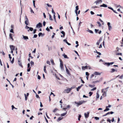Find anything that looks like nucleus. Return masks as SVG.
Listing matches in <instances>:
<instances>
[{"label":"nucleus","mask_w":123,"mask_h":123,"mask_svg":"<svg viewBox=\"0 0 123 123\" xmlns=\"http://www.w3.org/2000/svg\"><path fill=\"white\" fill-rule=\"evenodd\" d=\"M102 80V78H101L99 80H97L96 81H94L93 82V83H97L98 82H99L100 81H101Z\"/></svg>","instance_id":"nucleus-6"},{"label":"nucleus","mask_w":123,"mask_h":123,"mask_svg":"<svg viewBox=\"0 0 123 123\" xmlns=\"http://www.w3.org/2000/svg\"><path fill=\"white\" fill-rule=\"evenodd\" d=\"M108 8L113 11L114 13L117 14V13L116 12L115 10H114L111 7H108Z\"/></svg>","instance_id":"nucleus-10"},{"label":"nucleus","mask_w":123,"mask_h":123,"mask_svg":"<svg viewBox=\"0 0 123 123\" xmlns=\"http://www.w3.org/2000/svg\"><path fill=\"white\" fill-rule=\"evenodd\" d=\"M52 13L54 14V15L55 14V13L54 12V11L53 9V8L52 9Z\"/></svg>","instance_id":"nucleus-49"},{"label":"nucleus","mask_w":123,"mask_h":123,"mask_svg":"<svg viewBox=\"0 0 123 123\" xmlns=\"http://www.w3.org/2000/svg\"><path fill=\"white\" fill-rule=\"evenodd\" d=\"M31 66H32V65H33L34 64V62L32 61H31Z\"/></svg>","instance_id":"nucleus-45"},{"label":"nucleus","mask_w":123,"mask_h":123,"mask_svg":"<svg viewBox=\"0 0 123 123\" xmlns=\"http://www.w3.org/2000/svg\"><path fill=\"white\" fill-rule=\"evenodd\" d=\"M89 86L91 87H93L94 86V85H89Z\"/></svg>","instance_id":"nucleus-56"},{"label":"nucleus","mask_w":123,"mask_h":123,"mask_svg":"<svg viewBox=\"0 0 123 123\" xmlns=\"http://www.w3.org/2000/svg\"><path fill=\"white\" fill-rule=\"evenodd\" d=\"M71 91V89L68 88V89L65 90L64 92H65L68 93Z\"/></svg>","instance_id":"nucleus-5"},{"label":"nucleus","mask_w":123,"mask_h":123,"mask_svg":"<svg viewBox=\"0 0 123 123\" xmlns=\"http://www.w3.org/2000/svg\"><path fill=\"white\" fill-rule=\"evenodd\" d=\"M109 110V109L106 106V109L104 110V111L105 112Z\"/></svg>","instance_id":"nucleus-24"},{"label":"nucleus","mask_w":123,"mask_h":123,"mask_svg":"<svg viewBox=\"0 0 123 123\" xmlns=\"http://www.w3.org/2000/svg\"><path fill=\"white\" fill-rule=\"evenodd\" d=\"M87 31L90 32V33H92V34L93 33V31L91 30H90L89 29H87Z\"/></svg>","instance_id":"nucleus-22"},{"label":"nucleus","mask_w":123,"mask_h":123,"mask_svg":"<svg viewBox=\"0 0 123 123\" xmlns=\"http://www.w3.org/2000/svg\"><path fill=\"white\" fill-rule=\"evenodd\" d=\"M102 92L103 93L102 94L103 96H104L105 97L106 96V92L104 91L103 92Z\"/></svg>","instance_id":"nucleus-17"},{"label":"nucleus","mask_w":123,"mask_h":123,"mask_svg":"<svg viewBox=\"0 0 123 123\" xmlns=\"http://www.w3.org/2000/svg\"><path fill=\"white\" fill-rule=\"evenodd\" d=\"M50 61H51V63L52 64H54V62H53V60L52 59H51V60Z\"/></svg>","instance_id":"nucleus-55"},{"label":"nucleus","mask_w":123,"mask_h":123,"mask_svg":"<svg viewBox=\"0 0 123 123\" xmlns=\"http://www.w3.org/2000/svg\"><path fill=\"white\" fill-rule=\"evenodd\" d=\"M104 64L105 65H107V66H109L110 65V62H105Z\"/></svg>","instance_id":"nucleus-18"},{"label":"nucleus","mask_w":123,"mask_h":123,"mask_svg":"<svg viewBox=\"0 0 123 123\" xmlns=\"http://www.w3.org/2000/svg\"><path fill=\"white\" fill-rule=\"evenodd\" d=\"M76 9L75 11H78L79 9V7L78 6H76L75 7Z\"/></svg>","instance_id":"nucleus-38"},{"label":"nucleus","mask_w":123,"mask_h":123,"mask_svg":"<svg viewBox=\"0 0 123 123\" xmlns=\"http://www.w3.org/2000/svg\"><path fill=\"white\" fill-rule=\"evenodd\" d=\"M62 118H63V117L62 118L61 117H59L58 119H57V121L58 122L60 121L62 119Z\"/></svg>","instance_id":"nucleus-26"},{"label":"nucleus","mask_w":123,"mask_h":123,"mask_svg":"<svg viewBox=\"0 0 123 123\" xmlns=\"http://www.w3.org/2000/svg\"><path fill=\"white\" fill-rule=\"evenodd\" d=\"M9 37L10 38L12 39V41H13L14 40L13 39L12 36V34L11 33H10L9 34Z\"/></svg>","instance_id":"nucleus-20"},{"label":"nucleus","mask_w":123,"mask_h":123,"mask_svg":"<svg viewBox=\"0 0 123 123\" xmlns=\"http://www.w3.org/2000/svg\"><path fill=\"white\" fill-rule=\"evenodd\" d=\"M44 34H43L42 32H40L38 33V36L39 37H40L41 36L42 37H43L44 36Z\"/></svg>","instance_id":"nucleus-14"},{"label":"nucleus","mask_w":123,"mask_h":123,"mask_svg":"<svg viewBox=\"0 0 123 123\" xmlns=\"http://www.w3.org/2000/svg\"><path fill=\"white\" fill-rule=\"evenodd\" d=\"M96 89H97L96 87H95L94 88H93L91 90V91H93L94 90H96Z\"/></svg>","instance_id":"nucleus-37"},{"label":"nucleus","mask_w":123,"mask_h":123,"mask_svg":"<svg viewBox=\"0 0 123 123\" xmlns=\"http://www.w3.org/2000/svg\"><path fill=\"white\" fill-rule=\"evenodd\" d=\"M14 62V58H13L12 59V61H11V62L12 63H13Z\"/></svg>","instance_id":"nucleus-63"},{"label":"nucleus","mask_w":123,"mask_h":123,"mask_svg":"<svg viewBox=\"0 0 123 123\" xmlns=\"http://www.w3.org/2000/svg\"><path fill=\"white\" fill-rule=\"evenodd\" d=\"M67 113V111L61 114V116L62 117H63L65 116Z\"/></svg>","instance_id":"nucleus-21"},{"label":"nucleus","mask_w":123,"mask_h":123,"mask_svg":"<svg viewBox=\"0 0 123 123\" xmlns=\"http://www.w3.org/2000/svg\"><path fill=\"white\" fill-rule=\"evenodd\" d=\"M89 112H87V113L86 114L85 113H84V116L86 118H87L89 116Z\"/></svg>","instance_id":"nucleus-7"},{"label":"nucleus","mask_w":123,"mask_h":123,"mask_svg":"<svg viewBox=\"0 0 123 123\" xmlns=\"http://www.w3.org/2000/svg\"><path fill=\"white\" fill-rule=\"evenodd\" d=\"M46 31H50V30L49 28H48V27H47L46 29Z\"/></svg>","instance_id":"nucleus-50"},{"label":"nucleus","mask_w":123,"mask_h":123,"mask_svg":"<svg viewBox=\"0 0 123 123\" xmlns=\"http://www.w3.org/2000/svg\"><path fill=\"white\" fill-rule=\"evenodd\" d=\"M88 66H82V69L83 70H85L86 69H87Z\"/></svg>","instance_id":"nucleus-13"},{"label":"nucleus","mask_w":123,"mask_h":123,"mask_svg":"<svg viewBox=\"0 0 123 123\" xmlns=\"http://www.w3.org/2000/svg\"><path fill=\"white\" fill-rule=\"evenodd\" d=\"M116 55H122V54L121 53H116Z\"/></svg>","instance_id":"nucleus-57"},{"label":"nucleus","mask_w":123,"mask_h":123,"mask_svg":"<svg viewBox=\"0 0 123 123\" xmlns=\"http://www.w3.org/2000/svg\"><path fill=\"white\" fill-rule=\"evenodd\" d=\"M60 66H61L62 65H63V62L60 59Z\"/></svg>","instance_id":"nucleus-31"},{"label":"nucleus","mask_w":123,"mask_h":123,"mask_svg":"<svg viewBox=\"0 0 123 123\" xmlns=\"http://www.w3.org/2000/svg\"><path fill=\"white\" fill-rule=\"evenodd\" d=\"M96 52L99 55H101V54L100 52H98L96 50Z\"/></svg>","instance_id":"nucleus-46"},{"label":"nucleus","mask_w":123,"mask_h":123,"mask_svg":"<svg viewBox=\"0 0 123 123\" xmlns=\"http://www.w3.org/2000/svg\"><path fill=\"white\" fill-rule=\"evenodd\" d=\"M30 8L31 10V12H32L33 13H34V12L33 11V10H32V9H31V7Z\"/></svg>","instance_id":"nucleus-59"},{"label":"nucleus","mask_w":123,"mask_h":123,"mask_svg":"<svg viewBox=\"0 0 123 123\" xmlns=\"http://www.w3.org/2000/svg\"><path fill=\"white\" fill-rule=\"evenodd\" d=\"M112 29L111 26L110 25V26L108 27V30L109 31L111 30Z\"/></svg>","instance_id":"nucleus-34"},{"label":"nucleus","mask_w":123,"mask_h":123,"mask_svg":"<svg viewBox=\"0 0 123 123\" xmlns=\"http://www.w3.org/2000/svg\"><path fill=\"white\" fill-rule=\"evenodd\" d=\"M36 97L37 98H39L40 97L37 94H36Z\"/></svg>","instance_id":"nucleus-60"},{"label":"nucleus","mask_w":123,"mask_h":123,"mask_svg":"<svg viewBox=\"0 0 123 123\" xmlns=\"http://www.w3.org/2000/svg\"><path fill=\"white\" fill-rule=\"evenodd\" d=\"M94 74L96 75H100L101 74V73L98 72H95L94 73Z\"/></svg>","instance_id":"nucleus-12"},{"label":"nucleus","mask_w":123,"mask_h":123,"mask_svg":"<svg viewBox=\"0 0 123 123\" xmlns=\"http://www.w3.org/2000/svg\"><path fill=\"white\" fill-rule=\"evenodd\" d=\"M81 115H79L78 116V120L80 121V118H81Z\"/></svg>","instance_id":"nucleus-36"},{"label":"nucleus","mask_w":123,"mask_h":123,"mask_svg":"<svg viewBox=\"0 0 123 123\" xmlns=\"http://www.w3.org/2000/svg\"><path fill=\"white\" fill-rule=\"evenodd\" d=\"M18 64H19V65L20 66H21V67L22 68L23 67V66H22V63H21V62L19 60H18Z\"/></svg>","instance_id":"nucleus-19"},{"label":"nucleus","mask_w":123,"mask_h":123,"mask_svg":"<svg viewBox=\"0 0 123 123\" xmlns=\"http://www.w3.org/2000/svg\"><path fill=\"white\" fill-rule=\"evenodd\" d=\"M53 18L54 19V20L55 21L56 23H57L56 21V19L55 16V15L54 14L53 15Z\"/></svg>","instance_id":"nucleus-32"},{"label":"nucleus","mask_w":123,"mask_h":123,"mask_svg":"<svg viewBox=\"0 0 123 123\" xmlns=\"http://www.w3.org/2000/svg\"><path fill=\"white\" fill-rule=\"evenodd\" d=\"M61 33L63 35V37H64L65 35V33L63 31H62Z\"/></svg>","instance_id":"nucleus-25"},{"label":"nucleus","mask_w":123,"mask_h":123,"mask_svg":"<svg viewBox=\"0 0 123 123\" xmlns=\"http://www.w3.org/2000/svg\"><path fill=\"white\" fill-rule=\"evenodd\" d=\"M94 118L96 120H98L99 119V118L97 117H95Z\"/></svg>","instance_id":"nucleus-47"},{"label":"nucleus","mask_w":123,"mask_h":123,"mask_svg":"<svg viewBox=\"0 0 123 123\" xmlns=\"http://www.w3.org/2000/svg\"><path fill=\"white\" fill-rule=\"evenodd\" d=\"M99 3V1L98 0H97V1H95L94 2V3H96V5H97L98 3Z\"/></svg>","instance_id":"nucleus-40"},{"label":"nucleus","mask_w":123,"mask_h":123,"mask_svg":"<svg viewBox=\"0 0 123 123\" xmlns=\"http://www.w3.org/2000/svg\"><path fill=\"white\" fill-rule=\"evenodd\" d=\"M66 72L69 75H70V74L69 73V71L67 68H66Z\"/></svg>","instance_id":"nucleus-15"},{"label":"nucleus","mask_w":123,"mask_h":123,"mask_svg":"<svg viewBox=\"0 0 123 123\" xmlns=\"http://www.w3.org/2000/svg\"><path fill=\"white\" fill-rule=\"evenodd\" d=\"M10 47L11 50H14L15 49V46L13 45H10Z\"/></svg>","instance_id":"nucleus-9"},{"label":"nucleus","mask_w":123,"mask_h":123,"mask_svg":"<svg viewBox=\"0 0 123 123\" xmlns=\"http://www.w3.org/2000/svg\"><path fill=\"white\" fill-rule=\"evenodd\" d=\"M109 88V87H107V88H105V89H103L102 90V92H103V91H104L105 90H106L108 88Z\"/></svg>","instance_id":"nucleus-43"},{"label":"nucleus","mask_w":123,"mask_h":123,"mask_svg":"<svg viewBox=\"0 0 123 123\" xmlns=\"http://www.w3.org/2000/svg\"><path fill=\"white\" fill-rule=\"evenodd\" d=\"M37 30L36 29H34L33 30V33L35 34L36 33V32Z\"/></svg>","instance_id":"nucleus-48"},{"label":"nucleus","mask_w":123,"mask_h":123,"mask_svg":"<svg viewBox=\"0 0 123 123\" xmlns=\"http://www.w3.org/2000/svg\"><path fill=\"white\" fill-rule=\"evenodd\" d=\"M97 23L99 25V27H101V24L99 22H97Z\"/></svg>","instance_id":"nucleus-39"},{"label":"nucleus","mask_w":123,"mask_h":123,"mask_svg":"<svg viewBox=\"0 0 123 123\" xmlns=\"http://www.w3.org/2000/svg\"><path fill=\"white\" fill-rule=\"evenodd\" d=\"M100 7H107V5L104 4H103L102 5H100Z\"/></svg>","instance_id":"nucleus-11"},{"label":"nucleus","mask_w":123,"mask_h":123,"mask_svg":"<svg viewBox=\"0 0 123 123\" xmlns=\"http://www.w3.org/2000/svg\"><path fill=\"white\" fill-rule=\"evenodd\" d=\"M25 23L26 25H28V23L29 22V21L28 19L26 16H25Z\"/></svg>","instance_id":"nucleus-3"},{"label":"nucleus","mask_w":123,"mask_h":123,"mask_svg":"<svg viewBox=\"0 0 123 123\" xmlns=\"http://www.w3.org/2000/svg\"><path fill=\"white\" fill-rule=\"evenodd\" d=\"M37 35L36 34H34V35L33 38H37Z\"/></svg>","instance_id":"nucleus-52"},{"label":"nucleus","mask_w":123,"mask_h":123,"mask_svg":"<svg viewBox=\"0 0 123 123\" xmlns=\"http://www.w3.org/2000/svg\"><path fill=\"white\" fill-rule=\"evenodd\" d=\"M62 56L64 57V58H67L68 59L69 58L67 56V55H66L65 54H63Z\"/></svg>","instance_id":"nucleus-16"},{"label":"nucleus","mask_w":123,"mask_h":123,"mask_svg":"<svg viewBox=\"0 0 123 123\" xmlns=\"http://www.w3.org/2000/svg\"><path fill=\"white\" fill-rule=\"evenodd\" d=\"M46 66H45L44 67V71L46 73H47V71L46 70Z\"/></svg>","instance_id":"nucleus-27"},{"label":"nucleus","mask_w":123,"mask_h":123,"mask_svg":"<svg viewBox=\"0 0 123 123\" xmlns=\"http://www.w3.org/2000/svg\"><path fill=\"white\" fill-rule=\"evenodd\" d=\"M47 5L49 7H51L52 6L51 5H49L48 3H47Z\"/></svg>","instance_id":"nucleus-62"},{"label":"nucleus","mask_w":123,"mask_h":123,"mask_svg":"<svg viewBox=\"0 0 123 123\" xmlns=\"http://www.w3.org/2000/svg\"><path fill=\"white\" fill-rule=\"evenodd\" d=\"M99 94L97 93H96V100H97V99L99 98Z\"/></svg>","instance_id":"nucleus-23"},{"label":"nucleus","mask_w":123,"mask_h":123,"mask_svg":"<svg viewBox=\"0 0 123 123\" xmlns=\"http://www.w3.org/2000/svg\"><path fill=\"white\" fill-rule=\"evenodd\" d=\"M24 95L25 97V101H26L27 99V97L26 94H24Z\"/></svg>","instance_id":"nucleus-41"},{"label":"nucleus","mask_w":123,"mask_h":123,"mask_svg":"<svg viewBox=\"0 0 123 123\" xmlns=\"http://www.w3.org/2000/svg\"><path fill=\"white\" fill-rule=\"evenodd\" d=\"M81 87H80V86L78 87L77 88V91H79V90L80 89V88Z\"/></svg>","instance_id":"nucleus-42"},{"label":"nucleus","mask_w":123,"mask_h":123,"mask_svg":"<svg viewBox=\"0 0 123 123\" xmlns=\"http://www.w3.org/2000/svg\"><path fill=\"white\" fill-rule=\"evenodd\" d=\"M99 31V29H95V31L96 33H97V32L98 31Z\"/></svg>","instance_id":"nucleus-51"},{"label":"nucleus","mask_w":123,"mask_h":123,"mask_svg":"<svg viewBox=\"0 0 123 123\" xmlns=\"http://www.w3.org/2000/svg\"><path fill=\"white\" fill-rule=\"evenodd\" d=\"M86 101L84 100H81L79 101L78 102H77L76 101L74 102L75 103L77 104V106L78 107L80 105H81L83 104L86 102Z\"/></svg>","instance_id":"nucleus-1"},{"label":"nucleus","mask_w":123,"mask_h":123,"mask_svg":"<svg viewBox=\"0 0 123 123\" xmlns=\"http://www.w3.org/2000/svg\"><path fill=\"white\" fill-rule=\"evenodd\" d=\"M10 32L14 33V32L13 31V30L12 29H11L10 31Z\"/></svg>","instance_id":"nucleus-58"},{"label":"nucleus","mask_w":123,"mask_h":123,"mask_svg":"<svg viewBox=\"0 0 123 123\" xmlns=\"http://www.w3.org/2000/svg\"><path fill=\"white\" fill-rule=\"evenodd\" d=\"M75 13L76 14V16H78V11H75Z\"/></svg>","instance_id":"nucleus-54"},{"label":"nucleus","mask_w":123,"mask_h":123,"mask_svg":"<svg viewBox=\"0 0 123 123\" xmlns=\"http://www.w3.org/2000/svg\"><path fill=\"white\" fill-rule=\"evenodd\" d=\"M113 113H114V112L112 111H111L110 112H108L105 114V115H103L102 116V117H104L106 116H107V115L109 114H112Z\"/></svg>","instance_id":"nucleus-4"},{"label":"nucleus","mask_w":123,"mask_h":123,"mask_svg":"<svg viewBox=\"0 0 123 123\" xmlns=\"http://www.w3.org/2000/svg\"><path fill=\"white\" fill-rule=\"evenodd\" d=\"M60 67L62 70L64 71V70L63 67V65L60 66Z\"/></svg>","instance_id":"nucleus-33"},{"label":"nucleus","mask_w":123,"mask_h":123,"mask_svg":"<svg viewBox=\"0 0 123 123\" xmlns=\"http://www.w3.org/2000/svg\"><path fill=\"white\" fill-rule=\"evenodd\" d=\"M43 26L42 24L41 23H39L38 24H37L36 26V27L37 28H40V27H42Z\"/></svg>","instance_id":"nucleus-2"},{"label":"nucleus","mask_w":123,"mask_h":123,"mask_svg":"<svg viewBox=\"0 0 123 123\" xmlns=\"http://www.w3.org/2000/svg\"><path fill=\"white\" fill-rule=\"evenodd\" d=\"M22 36L23 37V38L26 41H27V40L29 39V38L28 36H24V35H23Z\"/></svg>","instance_id":"nucleus-8"},{"label":"nucleus","mask_w":123,"mask_h":123,"mask_svg":"<svg viewBox=\"0 0 123 123\" xmlns=\"http://www.w3.org/2000/svg\"><path fill=\"white\" fill-rule=\"evenodd\" d=\"M29 29L28 30V31L29 32V31H32L33 30V28L32 27H30L29 28Z\"/></svg>","instance_id":"nucleus-29"},{"label":"nucleus","mask_w":123,"mask_h":123,"mask_svg":"<svg viewBox=\"0 0 123 123\" xmlns=\"http://www.w3.org/2000/svg\"><path fill=\"white\" fill-rule=\"evenodd\" d=\"M107 122H108L110 123H111V120L109 119L108 118L107 119Z\"/></svg>","instance_id":"nucleus-53"},{"label":"nucleus","mask_w":123,"mask_h":123,"mask_svg":"<svg viewBox=\"0 0 123 123\" xmlns=\"http://www.w3.org/2000/svg\"><path fill=\"white\" fill-rule=\"evenodd\" d=\"M58 110V109L57 108H55L54 110H53V112H55Z\"/></svg>","instance_id":"nucleus-35"},{"label":"nucleus","mask_w":123,"mask_h":123,"mask_svg":"<svg viewBox=\"0 0 123 123\" xmlns=\"http://www.w3.org/2000/svg\"><path fill=\"white\" fill-rule=\"evenodd\" d=\"M45 24H46V22L45 21H44L43 22V26H45Z\"/></svg>","instance_id":"nucleus-64"},{"label":"nucleus","mask_w":123,"mask_h":123,"mask_svg":"<svg viewBox=\"0 0 123 123\" xmlns=\"http://www.w3.org/2000/svg\"><path fill=\"white\" fill-rule=\"evenodd\" d=\"M93 92H89V96H91Z\"/></svg>","instance_id":"nucleus-44"},{"label":"nucleus","mask_w":123,"mask_h":123,"mask_svg":"<svg viewBox=\"0 0 123 123\" xmlns=\"http://www.w3.org/2000/svg\"><path fill=\"white\" fill-rule=\"evenodd\" d=\"M49 19L50 20H52L53 19L52 18V16L50 14H49Z\"/></svg>","instance_id":"nucleus-30"},{"label":"nucleus","mask_w":123,"mask_h":123,"mask_svg":"<svg viewBox=\"0 0 123 123\" xmlns=\"http://www.w3.org/2000/svg\"><path fill=\"white\" fill-rule=\"evenodd\" d=\"M82 23V22H80L79 24V25H78V27H80V24H81Z\"/></svg>","instance_id":"nucleus-61"},{"label":"nucleus","mask_w":123,"mask_h":123,"mask_svg":"<svg viewBox=\"0 0 123 123\" xmlns=\"http://www.w3.org/2000/svg\"><path fill=\"white\" fill-rule=\"evenodd\" d=\"M111 71H110L111 73H113L115 71V69H114L112 68L111 69Z\"/></svg>","instance_id":"nucleus-28"}]
</instances>
